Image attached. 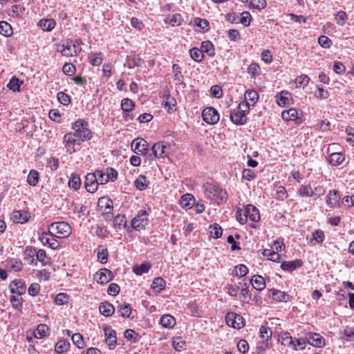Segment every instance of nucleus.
<instances>
[{
  "label": "nucleus",
  "mask_w": 354,
  "mask_h": 354,
  "mask_svg": "<svg viewBox=\"0 0 354 354\" xmlns=\"http://www.w3.org/2000/svg\"><path fill=\"white\" fill-rule=\"evenodd\" d=\"M203 189L206 197L218 204L225 202L227 198L226 191L218 185L207 183L204 184Z\"/></svg>",
  "instance_id": "obj_1"
},
{
  "label": "nucleus",
  "mask_w": 354,
  "mask_h": 354,
  "mask_svg": "<svg viewBox=\"0 0 354 354\" xmlns=\"http://www.w3.org/2000/svg\"><path fill=\"white\" fill-rule=\"evenodd\" d=\"M50 235L59 239L68 237L72 232L71 227L64 221L52 223L48 227Z\"/></svg>",
  "instance_id": "obj_2"
},
{
  "label": "nucleus",
  "mask_w": 354,
  "mask_h": 354,
  "mask_svg": "<svg viewBox=\"0 0 354 354\" xmlns=\"http://www.w3.org/2000/svg\"><path fill=\"white\" fill-rule=\"evenodd\" d=\"M88 126V124L86 121L77 120L73 124L72 128L74 133H72L80 138L82 141L89 140L92 137V132Z\"/></svg>",
  "instance_id": "obj_3"
},
{
  "label": "nucleus",
  "mask_w": 354,
  "mask_h": 354,
  "mask_svg": "<svg viewBox=\"0 0 354 354\" xmlns=\"http://www.w3.org/2000/svg\"><path fill=\"white\" fill-rule=\"evenodd\" d=\"M149 213L145 209H141L132 218L131 227L133 230L140 231L143 230L149 223Z\"/></svg>",
  "instance_id": "obj_4"
},
{
  "label": "nucleus",
  "mask_w": 354,
  "mask_h": 354,
  "mask_svg": "<svg viewBox=\"0 0 354 354\" xmlns=\"http://www.w3.org/2000/svg\"><path fill=\"white\" fill-rule=\"evenodd\" d=\"M82 140L73 134L72 133H68L64 136V142H65V147L66 151L70 154H72L76 151L75 148V146L81 145Z\"/></svg>",
  "instance_id": "obj_5"
},
{
  "label": "nucleus",
  "mask_w": 354,
  "mask_h": 354,
  "mask_svg": "<svg viewBox=\"0 0 354 354\" xmlns=\"http://www.w3.org/2000/svg\"><path fill=\"white\" fill-rule=\"evenodd\" d=\"M225 322L229 326L236 329L242 328L245 325L243 317L233 312L226 314Z\"/></svg>",
  "instance_id": "obj_6"
},
{
  "label": "nucleus",
  "mask_w": 354,
  "mask_h": 354,
  "mask_svg": "<svg viewBox=\"0 0 354 354\" xmlns=\"http://www.w3.org/2000/svg\"><path fill=\"white\" fill-rule=\"evenodd\" d=\"M203 120L209 124H215L219 120V114L216 109L213 107H207L203 109Z\"/></svg>",
  "instance_id": "obj_7"
},
{
  "label": "nucleus",
  "mask_w": 354,
  "mask_h": 354,
  "mask_svg": "<svg viewBox=\"0 0 354 354\" xmlns=\"http://www.w3.org/2000/svg\"><path fill=\"white\" fill-rule=\"evenodd\" d=\"M63 48L60 50L62 55L66 57H71L77 55L80 51L79 43L74 44L72 41H66L62 45Z\"/></svg>",
  "instance_id": "obj_8"
},
{
  "label": "nucleus",
  "mask_w": 354,
  "mask_h": 354,
  "mask_svg": "<svg viewBox=\"0 0 354 354\" xmlns=\"http://www.w3.org/2000/svg\"><path fill=\"white\" fill-rule=\"evenodd\" d=\"M131 148L134 153L137 154L145 155L148 153L147 142L140 138L134 139L131 143Z\"/></svg>",
  "instance_id": "obj_9"
},
{
  "label": "nucleus",
  "mask_w": 354,
  "mask_h": 354,
  "mask_svg": "<svg viewBox=\"0 0 354 354\" xmlns=\"http://www.w3.org/2000/svg\"><path fill=\"white\" fill-rule=\"evenodd\" d=\"M105 335V342L110 349H113L117 344L116 332L106 326L104 328Z\"/></svg>",
  "instance_id": "obj_10"
},
{
  "label": "nucleus",
  "mask_w": 354,
  "mask_h": 354,
  "mask_svg": "<svg viewBox=\"0 0 354 354\" xmlns=\"http://www.w3.org/2000/svg\"><path fill=\"white\" fill-rule=\"evenodd\" d=\"M113 278V274L111 270L106 268L100 269L94 275V279L96 281L101 284H105L109 282Z\"/></svg>",
  "instance_id": "obj_11"
},
{
  "label": "nucleus",
  "mask_w": 354,
  "mask_h": 354,
  "mask_svg": "<svg viewBox=\"0 0 354 354\" xmlns=\"http://www.w3.org/2000/svg\"><path fill=\"white\" fill-rule=\"evenodd\" d=\"M340 195L337 190L333 189L329 191L326 198V205L330 208L333 209L335 207L339 206Z\"/></svg>",
  "instance_id": "obj_12"
},
{
  "label": "nucleus",
  "mask_w": 354,
  "mask_h": 354,
  "mask_svg": "<svg viewBox=\"0 0 354 354\" xmlns=\"http://www.w3.org/2000/svg\"><path fill=\"white\" fill-rule=\"evenodd\" d=\"M97 180L96 176L93 173L88 174L85 177L84 187L87 192L94 193L98 187Z\"/></svg>",
  "instance_id": "obj_13"
},
{
  "label": "nucleus",
  "mask_w": 354,
  "mask_h": 354,
  "mask_svg": "<svg viewBox=\"0 0 354 354\" xmlns=\"http://www.w3.org/2000/svg\"><path fill=\"white\" fill-rule=\"evenodd\" d=\"M168 147L163 142H158L155 143L152 147V152L155 158H165L168 154Z\"/></svg>",
  "instance_id": "obj_14"
},
{
  "label": "nucleus",
  "mask_w": 354,
  "mask_h": 354,
  "mask_svg": "<svg viewBox=\"0 0 354 354\" xmlns=\"http://www.w3.org/2000/svg\"><path fill=\"white\" fill-rule=\"evenodd\" d=\"M308 343L315 347H322L324 345V338L317 333H308L306 335Z\"/></svg>",
  "instance_id": "obj_15"
},
{
  "label": "nucleus",
  "mask_w": 354,
  "mask_h": 354,
  "mask_svg": "<svg viewBox=\"0 0 354 354\" xmlns=\"http://www.w3.org/2000/svg\"><path fill=\"white\" fill-rule=\"evenodd\" d=\"M120 106L123 111L124 117L132 120L133 117L130 115L129 112L135 108V103L129 98H124L121 101Z\"/></svg>",
  "instance_id": "obj_16"
},
{
  "label": "nucleus",
  "mask_w": 354,
  "mask_h": 354,
  "mask_svg": "<svg viewBox=\"0 0 354 354\" xmlns=\"http://www.w3.org/2000/svg\"><path fill=\"white\" fill-rule=\"evenodd\" d=\"M268 297H271L274 300L279 302H286L290 299V296L289 295L281 290L275 289H270L268 290Z\"/></svg>",
  "instance_id": "obj_17"
},
{
  "label": "nucleus",
  "mask_w": 354,
  "mask_h": 354,
  "mask_svg": "<svg viewBox=\"0 0 354 354\" xmlns=\"http://www.w3.org/2000/svg\"><path fill=\"white\" fill-rule=\"evenodd\" d=\"M230 120L236 125H243L247 122V116L239 112V110L234 109L230 113Z\"/></svg>",
  "instance_id": "obj_18"
},
{
  "label": "nucleus",
  "mask_w": 354,
  "mask_h": 354,
  "mask_svg": "<svg viewBox=\"0 0 354 354\" xmlns=\"http://www.w3.org/2000/svg\"><path fill=\"white\" fill-rule=\"evenodd\" d=\"M48 232H42L39 236V241L42 243L43 245L48 244L51 249H57L59 247V242L55 238H48Z\"/></svg>",
  "instance_id": "obj_19"
},
{
  "label": "nucleus",
  "mask_w": 354,
  "mask_h": 354,
  "mask_svg": "<svg viewBox=\"0 0 354 354\" xmlns=\"http://www.w3.org/2000/svg\"><path fill=\"white\" fill-rule=\"evenodd\" d=\"M29 218V213L24 210L15 211L12 214V219L15 223H25L28 222Z\"/></svg>",
  "instance_id": "obj_20"
},
{
  "label": "nucleus",
  "mask_w": 354,
  "mask_h": 354,
  "mask_svg": "<svg viewBox=\"0 0 354 354\" xmlns=\"http://www.w3.org/2000/svg\"><path fill=\"white\" fill-rule=\"evenodd\" d=\"M302 261L300 259H295L290 261H283L281 264V268L285 271L292 272L294 270L301 267Z\"/></svg>",
  "instance_id": "obj_21"
},
{
  "label": "nucleus",
  "mask_w": 354,
  "mask_h": 354,
  "mask_svg": "<svg viewBox=\"0 0 354 354\" xmlns=\"http://www.w3.org/2000/svg\"><path fill=\"white\" fill-rule=\"evenodd\" d=\"M12 293H17L19 295H22L26 291L25 283L21 280L13 281L10 285Z\"/></svg>",
  "instance_id": "obj_22"
},
{
  "label": "nucleus",
  "mask_w": 354,
  "mask_h": 354,
  "mask_svg": "<svg viewBox=\"0 0 354 354\" xmlns=\"http://www.w3.org/2000/svg\"><path fill=\"white\" fill-rule=\"evenodd\" d=\"M245 212L248 217L253 222H258L260 220V214L258 209L252 205L246 206Z\"/></svg>",
  "instance_id": "obj_23"
},
{
  "label": "nucleus",
  "mask_w": 354,
  "mask_h": 354,
  "mask_svg": "<svg viewBox=\"0 0 354 354\" xmlns=\"http://www.w3.org/2000/svg\"><path fill=\"white\" fill-rule=\"evenodd\" d=\"M113 225L115 227L121 229L125 228L128 232H131V227L127 225V218L125 215H118L113 218Z\"/></svg>",
  "instance_id": "obj_24"
},
{
  "label": "nucleus",
  "mask_w": 354,
  "mask_h": 354,
  "mask_svg": "<svg viewBox=\"0 0 354 354\" xmlns=\"http://www.w3.org/2000/svg\"><path fill=\"white\" fill-rule=\"evenodd\" d=\"M99 310L104 317H111L115 312V308L110 303L102 302L100 304Z\"/></svg>",
  "instance_id": "obj_25"
},
{
  "label": "nucleus",
  "mask_w": 354,
  "mask_h": 354,
  "mask_svg": "<svg viewBox=\"0 0 354 354\" xmlns=\"http://www.w3.org/2000/svg\"><path fill=\"white\" fill-rule=\"evenodd\" d=\"M97 204L98 207L103 211V212L113 210V201L107 197H101L99 198Z\"/></svg>",
  "instance_id": "obj_26"
},
{
  "label": "nucleus",
  "mask_w": 354,
  "mask_h": 354,
  "mask_svg": "<svg viewBox=\"0 0 354 354\" xmlns=\"http://www.w3.org/2000/svg\"><path fill=\"white\" fill-rule=\"evenodd\" d=\"M260 337L263 339L266 346L269 347V341L271 339L272 330L266 325L261 326L259 329Z\"/></svg>",
  "instance_id": "obj_27"
},
{
  "label": "nucleus",
  "mask_w": 354,
  "mask_h": 354,
  "mask_svg": "<svg viewBox=\"0 0 354 354\" xmlns=\"http://www.w3.org/2000/svg\"><path fill=\"white\" fill-rule=\"evenodd\" d=\"M345 160V156L342 153H332L328 158L329 163L333 166L340 165Z\"/></svg>",
  "instance_id": "obj_28"
},
{
  "label": "nucleus",
  "mask_w": 354,
  "mask_h": 354,
  "mask_svg": "<svg viewBox=\"0 0 354 354\" xmlns=\"http://www.w3.org/2000/svg\"><path fill=\"white\" fill-rule=\"evenodd\" d=\"M250 282L254 289L262 290L266 288V281L264 278L261 275H254L251 279Z\"/></svg>",
  "instance_id": "obj_29"
},
{
  "label": "nucleus",
  "mask_w": 354,
  "mask_h": 354,
  "mask_svg": "<svg viewBox=\"0 0 354 354\" xmlns=\"http://www.w3.org/2000/svg\"><path fill=\"white\" fill-rule=\"evenodd\" d=\"M160 324L164 328H171L176 324V319L170 315H164L160 317Z\"/></svg>",
  "instance_id": "obj_30"
},
{
  "label": "nucleus",
  "mask_w": 354,
  "mask_h": 354,
  "mask_svg": "<svg viewBox=\"0 0 354 354\" xmlns=\"http://www.w3.org/2000/svg\"><path fill=\"white\" fill-rule=\"evenodd\" d=\"M291 100L290 94L287 91H283L280 93L279 95L277 96L276 101L280 106H285L290 104Z\"/></svg>",
  "instance_id": "obj_31"
},
{
  "label": "nucleus",
  "mask_w": 354,
  "mask_h": 354,
  "mask_svg": "<svg viewBox=\"0 0 354 354\" xmlns=\"http://www.w3.org/2000/svg\"><path fill=\"white\" fill-rule=\"evenodd\" d=\"M165 286L166 282L162 277H156L152 281L151 288L155 292L160 293L165 289Z\"/></svg>",
  "instance_id": "obj_32"
},
{
  "label": "nucleus",
  "mask_w": 354,
  "mask_h": 354,
  "mask_svg": "<svg viewBox=\"0 0 354 354\" xmlns=\"http://www.w3.org/2000/svg\"><path fill=\"white\" fill-rule=\"evenodd\" d=\"M281 117L283 120L286 121H295L299 118L298 111L296 109L291 108L288 110L283 111L281 113Z\"/></svg>",
  "instance_id": "obj_33"
},
{
  "label": "nucleus",
  "mask_w": 354,
  "mask_h": 354,
  "mask_svg": "<svg viewBox=\"0 0 354 354\" xmlns=\"http://www.w3.org/2000/svg\"><path fill=\"white\" fill-rule=\"evenodd\" d=\"M68 185L71 189L75 191L79 189L81 185V178L80 176L77 174H71L69 177Z\"/></svg>",
  "instance_id": "obj_34"
},
{
  "label": "nucleus",
  "mask_w": 354,
  "mask_h": 354,
  "mask_svg": "<svg viewBox=\"0 0 354 354\" xmlns=\"http://www.w3.org/2000/svg\"><path fill=\"white\" fill-rule=\"evenodd\" d=\"M151 268V264L149 261H145L141 265H136L133 267V271L137 275H142L149 272Z\"/></svg>",
  "instance_id": "obj_35"
},
{
  "label": "nucleus",
  "mask_w": 354,
  "mask_h": 354,
  "mask_svg": "<svg viewBox=\"0 0 354 354\" xmlns=\"http://www.w3.org/2000/svg\"><path fill=\"white\" fill-rule=\"evenodd\" d=\"M194 197L190 194H185L181 196L180 205L184 208H191L194 204Z\"/></svg>",
  "instance_id": "obj_36"
},
{
  "label": "nucleus",
  "mask_w": 354,
  "mask_h": 354,
  "mask_svg": "<svg viewBox=\"0 0 354 354\" xmlns=\"http://www.w3.org/2000/svg\"><path fill=\"white\" fill-rule=\"evenodd\" d=\"M201 50L203 53H206L209 57H214L215 49L214 45L210 41H204L201 43Z\"/></svg>",
  "instance_id": "obj_37"
},
{
  "label": "nucleus",
  "mask_w": 354,
  "mask_h": 354,
  "mask_svg": "<svg viewBox=\"0 0 354 354\" xmlns=\"http://www.w3.org/2000/svg\"><path fill=\"white\" fill-rule=\"evenodd\" d=\"M56 25V21L53 19H41L39 22V26L44 31L52 30Z\"/></svg>",
  "instance_id": "obj_38"
},
{
  "label": "nucleus",
  "mask_w": 354,
  "mask_h": 354,
  "mask_svg": "<svg viewBox=\"0 0 354 354\" xmlns=\"http://www.w3.org/2000/svg\"><path fill=\"white\" fill-rule=\"evenodd\" d=\"M172 73L176 84H182L183 83V75L181 73V68L178 64H173Z\"/></svg>",
  "instance_id": "obj_39"
},
{
  "label": "nucleus",
  "mask_w": 354,
  "mask_h": 354,
  "mask_svg": "<svg viewBox=\"0 0 354 354\" xmlns=\"http://www.w3.org/2000/svg\"><path fill=\"white\" fill-rule=\"evenodd\" d=\"M183 21L182 15L179 13H176L168 16L166 22L168 21L172 26H178L183 24Z\"/></svg>",
  "instance_id": "obj_40"
},
{
  "label": "nucleus",
  "mask_w": 354,
  "mask_h": 354,
  "mask_svg": "<svg viewBox=\"0 0 354 354\" xmlns=\"http://www.w3.org/2000/svg\"><path fill=\"white\" fill-rule=\"evenodd\" d=\"M70 348V343L65 339H61L57 342L55 346V351L56 353L61 354L66 352Z\"/></svg>",
  "instance_id": "obj_41"
},
{
  "label": "nucleus",
  "mask_w": 354,
  "mask_h": 354,
  "mask_svg": "<svg viewBox=\"0 0 354 354\" xmlns=\"http://www.w3.org/2000/svg\"><path fill=\"white\" fill-rule=\"evenodd\" d=\"M297 194L301 197L313 196V188L310 185H302L298 189Z\"/></svg>",
  "instance_id": "obj_42"
},
{
  "label": "nucleus",
  "mask_w": 354,
  "mask_h": 354,
  "mask_svg": "<svg viewBox=\"0 0 354 354\" xmlns=\"http://www.w3.org/2000/svg\"><path fill=\"white\" fill-rule=\"evenodd\" d=\"M149 181L144 175H140L135 180V186L139 190H145L148 187Z\"/></svg>",
  "instance_id": "obj_43"
},
{
  "label": "nucleus",
  "mask_w": 354,
  "mask_h": 354,
  "mask_svg": "<svg viewBox=\"0 0 354 354\" xmlns=\"http://www.w3.org/2000/svg\"><path fill=\"white\" fill-rule=\"evenodd\" d=\"M279 340H281V344L284 346H289L291 347V345L293 344V339L290 335V333L287 331L280 333L279 335Z\"/></svg>",
  "instance_id": "obj_44"
},
{
  "label": "nucleus",
  "mask_w": 354,
  "mask_h": 354,
  "mask_svg": "<svg viewBox=\"0 0 354 354\" xmlns=\"http://www.w3.org/2000/svg\"><path fill=\"white\" fill-rule=\"evenodd\" d=\"M263 255L266 257L268 260L272 261L274 262H279L281 259L280 255L277 252L270 249L263 250Z\"/></svg>",
  "instance_id": "obj_45"
},
{
  "label": "nucleus",
  "mask_w": 354,
  "mask_h": 354,
  "mask_svg": "<svg viewBox=\"0 0 354 354\" xmlns=\"http://www.w3.org/2000/svg\"><path fill=\"white\" fill-rule=\"evenodd\" d=\"M39 181V172L37 170L31 169L27 177V183L31 186H35Z\"/></svg>",
  "instance_id": "obj_46"
},
{
  "label": "nucleus",
  "mask_w": 354,
  "mask_h": 354,
  "mask_svg": "<svg viewBox=\"0 0 354 354\" xmlns=\"http://www.w3.org/2000/svg\"><path fill=\"white\" fill-rule=\"evenodd\" d=\"M118 312L120 313V315L122 317L129 318L130 317V315L131 314V308L130 304L124 303L122 304H120L118 307Z\"/></svg>",
  "instance_id": "obj_47"
},
{
  "label": "nucleus",
  "mask_w": 354,
  "mask_h": 354,
  "mask_svg": "<svg viewBox=\"0 0 354 354\" xmlns=\"http://www.w3.org/2000/svg\"><path fill=\"white\" fill-rule=\"evenodd\" d=\"M22 84L23 82L19 81V80L16 77H12L8 82L7 86L10 90L16 92L20 91V86Z\"/></svg>",
  "instance_id": "obj_48"
},
{
  "label": "nucleus",
  "mask_w": 354,
  "mask_h": 354,
  "mask_svg": "<svg viewBox=\"0 0 354 354\" xmlns=\"http://www.w3.org/2000/svg\"><path fill=\"white\" fill-rule=\"evenodd\" d=\"M0 34L6 37L12 34V27L8 22L4 21L0 22Z\"/></svg>",
  "instance_id": "obj_49"
},
{
  "label": "nucleus",
  "mask_w": 354,
  "mask_h": 354,
  "mask_svg": "<svg viewBox=\"0 0 354 354\" xmlns=\"http://www.w3.org/2000/svg\"><path fill=\"white\" fill-rule=\"evenodd\" d=\"M306 337L293 339V344L291 345V348L295 351L303 350L306 346Z\"/></svg>",
  "instance_id": "obj_50"
},
{
  "label": "nucleus",
  "mask_w": 354,
  "mask_h": 354,
  "mask_svg": "<svg viewBox=\"0 0 354 354\" xmlns=\"http://www.w3.org/2000/svg\"><path fill=\"white\" fill-rule=\"evenodd\" d=\"M259 94L254 90H248L245 93V100L251 102L252 105L255 104L258 101Z\"/></svg>",
  "instance_id": "obj_51"
},
{
  "label": "nucleus",
  "mask_w": 354,
  "mask_h": 354,
  "mask_svg": "<svg viewBox=\"0 0 354 354\" xmlns=\"http://www.w3.org/2000/svg\"><path fill=\"white\" fill-rule=\"evenodd\" d=\"M209 230V233L213 238L218 239L221 236L223 230L218 224L214 223V225H210Z\"/></svg>",
  "instance_id": "obj_52"
},
{
  "label": "nucleus",
  "mask_w": 354,
  "mask_h": 354,
  "mask_svg": "<svg viewBox=\"0 0 354 354\" xmlns=\"http://www.w3.org/2000/svg\"><path fill=\"white\" fill-rule=\"evenodd\" d=\"M190 57L196 62L203 60L204 56L201 50L197 48H192L189 51Z\"/></svg>",
  "instance_id": "obj_53"
},
{
  "label": "nucleus",
  "mask_w": 354,
  "mask_h": 354,
  "mask_svg": "<svg viewBox=\"0 0 354 354\" xmlns=\"http://www.w3.org/2000/svg\"><path fill=\"white\" fill-rule=\"evenodd\" d=\"M88 57L90 59V63L93 66H99L103 61L102 53L90 54Z\"/></svg>",
  "instance_id": "obj_54"
},
{
  "label": "nucleus",
  "mask_w": 354,
  "mask_h": 354,
  "mask_svg": "<svg viewBox=\"0 0 354 354\" xmlns=\"http://www.w3.org/2000/svg\"><path fill=\"white\" fill-rule=\"evenodd\" d=\"M97 259L102 263H105L107 262L108 251L107 249L104 248L102 245L99 246L97 252Z\"/></svg>",
  "instance_id": "obj_55"
},
{
  "label": "nucleus",
  "mask_w": 354,
  "mask_h": 354,
  "mask_svg": "<svg viewBox=\"0 0 354 354\" xmlns=\"http://www.w3.org/2000/svg\"><path fill=\"white\" fill-rule=\"evenodd\" d=\"M48 331V327L46 324H39L35 332V336L37 338H42L47 335Z\"/></svg>",
  "instance_id": "obj_56"
},
{
  "label": "nucleus",
  "mask_w": 354,
  "mask_h": 354,
  "mask_svg": "<svg viewBox=\"0 0 354 354\" xmlns=\"http://www.w3.org/2000/svg\"><path fill=\"white\" fill-rule=\"evenodd\" d=\"M73 344L79 348H83L85 346L83 337L80 333H75L72 335Z\"/></svg>",
  "instance_id": "obj_57"
},
{
  "label": "nucleus",
  "mask_w": 354,
  "mask_h": 354,
  "mask_svg": "<svg viewBox=\"0 0 354 354\" xmlns=\"http://www.w3.org/2000/svg\"><path fill=\"white\" fill-rule=\"evenodd\" d=\"M93 174L96 176L98 185H104L109 182L108 179L106 178V173L100 170H95L93 172Z\"/></svg>",
  "instance_id": "obj_58"
},
{
  "label": "nucleus",
  "mask_w": 354,
  "mask_h": 354,
  "mask_svg": "<svg viewBox=\"0 0 354 354\" xmlns=\"http://www.w3.org/2000/svg\"><path fill=\"white\" fill-rule=\"evenodd\" d=\"M124 335L127 339L132 341L133 342H137L139 339L138 334L132 329H127Z\"/></svg>",
  "instance_id": "obj_59"
},
{
  "label": "nucleus",
  "mask_w": 354,
  "mask_h": 354,
  "mask_svg": "<svg viewBox=\"0 0 354 354\" xmlns=\"http://www.w3.org/2000/svg\"><path fill=\"white\" fill-rule=\"evenodd\" d=\"M165 97V100L163 102L164 108L169 111L176 105V100L171 97L169 95H167L164 96Z\"/></svg>",
  "instance_id": "obj_60"
},
{
  "label": "nucleus",
  "mask_w": 354,
  "mask_h": 354,
  "mask_svg": "<svg viewBox=\"0 0 354 354\" xmlns=\"http://www.w3.org/2000/svg\"><path fill=\"white\" fill-rule=\"evenodd\" d=\"M248 73L254 78L260 73V67L257 63H252L248 68Z\"/></svg>",
  "instance_id": "obj_61"
},
{
  "label": "nucleus",
  "mask_w": 354,
  "mask_h": 354,
  "mask_svg": "<svg viewBox=\"0 0 354 354\" xmlns=\"http://www.w3.org/2000/svg\"><path fill=\"white\" fill-rule=\"evenodd\" d=\"M310 78L306 75H301L296 78L297 87H305L308 85Z\"/></svg>",
  "instance_id": "obj_62"
},
{
  "label": "nucleus",
  "mask_w": 354,
  "mask_h": 354,
  "mask_svg": "<svg viewBox=\"0 0 354 354\" xmlns=\"http://www.w3.org/2000/svg\"><path fill=\"white\" fill-rule=\"evenodd\" d=\"M57 97L58 101L64 106H67L71 103V98L69 95L64 92H59Z\"/></svg>",
  "instance_id": "obj_63"
},
{
  "label": "nucleus",
  "mask_w": 354,
  "mask_h": 354,
  "mask_svg": "<svg viewBox=\"0 0 354 354\" xmlns=\"http://www.w3.org/2000/svg\"><path fill=\"white\" fill-rule=\"evenodd\" d=\"M319 44L326 48H328L331 46L333 42L332 40L325 35H322L318 38Z\"/></svg>",
  "instance_id": "obj_64"
}]
</instances>
